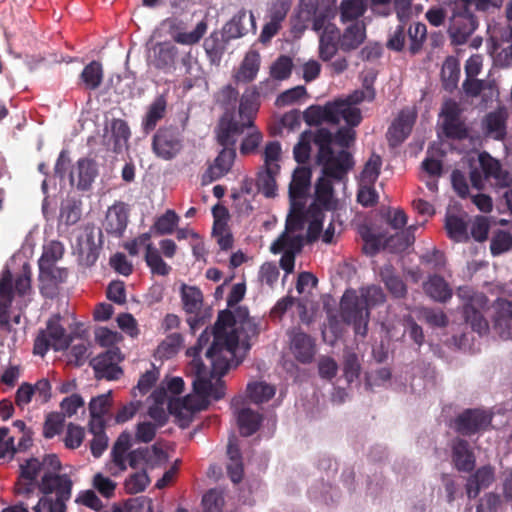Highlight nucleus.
Listing matches in <instances>:
<instances>
[{
  "instance_id": "nucleus-24",
  "label": "nucleus",
  "mask_w": 512,
  "mask_h": 512,
  "mask_svg": "<svg viewBox=\"0 0 512 512\" xmlns=\"http://www.w3.org/2000/svg\"><path fill=\"white\" fill-rule=\"evenodd\" d=\"M98 175L97 164L94 160L81 158L77 161V166L70 173V183L74 184L75 176H77L76 187L79 190L87 191L91 188L92 183Z\"/></svg>"
},
{
  "instance_id": "nucleus-8",
  "label": "nucleus",
  "mask_w": 512,
  "mask_h": 512,
  "mask_svg": "<svg viewBox=\"0 0 512 512\" xmlns=\"http://www.w3.org/2000/svg\"><path fill=\"white\" fill-rule=\"evenodd\" d=\"M340 317L348 325H352L357 335L365 337L368 331L370 311L364 305L355 289L344 292L340 301Z\"/></svg>"
},
{
  "instance_id": "nucleus-45",
  "label": "nucleus",
  "mask_w": 512,
  "mask_h": 512,
  "mask_svg": "<svg viewBox=\"0 0 512 512\" xmlns=\"http://www.w3.org/2000/svg\"><path fill=\"white\" fill-rule=\"evenodd\" d=\"M445 229L450 239L456 242L468 241L467 223L457 215H447Z\"/></svg>"
},
{
  "instance_id": "nucleus-62",
  "label": "nucleus",
  "mask_w": 512,
  "mask_h": 512,
  "mask_svg": "<svg viewBox=\"0 0 512 512\" xmlns=\"http://www.w3.org/2000/svg\"><path fill=\"white\" fill-rule=\"evenodd\" d=\"M381 165V157L377 154H372L362 171V180L367 184L373 185L380 175Z\"/></svg>"
},
{
  "instance_id": "nucleus-53",
  "label": "nucleus",
  "mask_w": 512,
  "mask_h": 512,
  "mask_svg": "<svg viewBox=\"0 0 512 512\" xmlns=\"http://www.w3.org/2000/svg\"><path fill=\"white\" fill-rule=\"evenodd\" d=\"M179 216L174 210L168 209L163 215L157 218L152 229L158 235L172 234L178 225Z\"/></svg>"
},
{
  "instance_id": "nucleus-44",
  "label": "nucleus",
  "mask_w": 512,
  "mask_h": 512,
  "mask_svg": "<svg viewBox=\"0 0 512 512\" xmlns=\"http://www.w3.org/2000/svg\"><path fill=\"white\" fill-rule=\"evenodd\" d=\"M82 215V201L79 198L67 197L61 204L60 219L68 226L76 224Z\"/></svg>"
},
{
  "instance_id": "nucleus-19",
  "label": "nucleus",
  "mask_w": 512,
  "mask_h": 512,
  "mask_svg": "<svg viewBox=\"0 0 512 512\" xmlns=\"http://www.w3.org/2000/svg\"><path fill=\"white\" fill-rule=\"evenodd\" d=\"M240 401V398H234L232 400V406L235 408L240 434L244 437H248L259 430L262 423V415L247 407L238 408Z\"/></svg>"
},
{
  "instance_id": "nucleus-64",
  "label": "nucleus",
  "mask_w": 512,
  "mask_h": 512,
  "mask_svg": "<svg viewBox=\"0 0 512 512\" xmlns=\"http://www.w3.org/2000/svg\"><path fill=\"white\" fill-rule=\"evenodd\" d=\"M224 504L222 493L216 489H210L202 498L204 512H221Z\"/></svg>"
},
{
  "instance_id": "nucleus-29",
  "label": "nucleus",
  "mask_w": 512,
  "mask_h": 512,
  "mask_svg": "<svg viewBox=\"0 0 512 512\" xmlns=\"http://www.w3.org/2000/svg\"><path fill=\"white\" fill-rule=\"evenodd\" d=\"M312 170L306 166H298L292 175L289 184L290 201H297L306 198L311 185Z\"/></svg>"
},
{
  "instance_id": "nucleus-57",
  "label": "nucleus",
  "mask_w": 512,
  "mask_h": 512,
  "mask_svg": "<svg viewBox=\"0 0 512 512\" xmlns=\"http://www.w3.org/2000/svg\"><path fill=\"white\" fill-rule=\"evenodd\" d=\"M150 483L149 476L145 468L135 472L125 480L124 487L128 494H138L143 492Z\"/></svg>"
},
{
  "instance_id": "nucleus-2",
  "label": "nucleus",
  "mask_w": 512,
  "mask_h": 512,
  "mask_svg": "<svg viewBox=\"0 0 512 512\" xmlns=\"http://www.w3.org/2000/svg\"><path fill=\"white\" fill-rule=\"evenodd\" d=\"M312 142L318 148L316 163L322 167L323 175L332 177L335 181L343 180L354 166L353 157L345 150L334 152L333 134L327 128H319L315 132L305 130L301 133L293 149L295 161L304 164L310 159Z\"/></svg>"
},
{
  "instance_id": "nucleus-47",
  "label": "nucleus",
  "mask_w": 512,
  "mask_h": 512,
  "mask_svg": "<svg viewBox=\"0 0 512 512\" xmlns=\"http://www.w3.org/2000/svg\"><path fill=\"white\" fill-rule=\"evenodd\" d=\"M460 77V66L458 61L453 57H448L441 69V78L443 86L446 90H453L458 83Z\"/></svg>"
},
{
  "instance_id": "nucleus-20",
  "label": "nucleus",
  "mask_w": 512,
  "mask_h": 512,
  "mask_svg": "<svg viewBox=\"0 0 512 512\" xmlns=\"http://www.w3.org/2000/svg\"><path fill=\"white\" fill-rule=\"evenodd\" d=\"M246 128H254L253 120L237 121L233 118L226 120L222 118L219 125V132L217 134L218 143L221 146H235V136L240 135Z\"/></svg>"
},
{
  "instance_id": "nucleus-40",
  "label": "nucleus",
  "mask_w": 512,
  "mask_h": 512,
  "mask_svg": "<svg viewBox=\"0 0 512 512\" xmlns=\"http://www.w3.org/2000/svg\"><path fill=\"white\" fill-rule=\"evenodd\" d=\"M290 231L284 232L271 244L270 251L273 254H279L285 251L301 252L303 247V237L301 235L291 236Z\"/></svg>"
},
{
  "instance_id": "nucleus-5",
  "label": "nucleus",
  "mask_w": 512,
  "mask_h": 512,
  "mask_svg": "<svg viewBox=\"0 0 512 512\" xmlns=\"http://www.w3.org/2000/svg\"><path fill=\"white\" fill-rule=\"evenodd\" d=\"M209 374H211V370ZM206 375L196 374L193 380V390L196 396L187 395L183 400L177 402V405L180 406L178 416L190 418L193 413L206 409L210 398L218 401L225 396L226 386L221 379L222 376H216L217 379L213 383L211 379L206 378ZM210 376L211 378L215 377Z\"/></svg>"
},
{
  "instance_id": "nucleus-49",
  "label": "nucleus",
  "mask_w": 512,
  "mask_h": 512,
  "mask_svg": "<svg viewBox=\"0 0 512 512\" xmlns=\"http://www.w3.org/2000/svg\"><path fill=\"white\" fill-rule=\"evenodd\" d=\"M274 395L275 388L265 382H254L247 385V396L256 404L267 402L273 398Z\"/></svg>"
},
{
  "instance_id": "nucleus-25",
  "label": "nucleus",
  "mask_w": 512,
  "mask_h": 512,
  "mask_svg": "<svg viewBox=\"0 0 512 512\" xmlns=\"http://www.w3.org/2000/svg\"><path fill=\"white\" fill-rule=\"evenodd\" d=\"M507 112L504 109L489 112L482 120V129L486 136L502 141L506 137Z\"/></svg>"
},
{
  "instance_id": "nucleus-14",
  "label": "nucleus",
  "mask_w": 512,
  "mask_h": 512,
  "mask_svg": "<svg viewBox=\"0 0 512 512\" xmlns=\"http://www.w3.org/2000/svg\"><path fill=\"white\" fill-rule=\"evenodd\" d=\"M129 206L122 202H115L106 212L103 228L105 232L115 238H121L129 222Z\"/></svg>"
},
{
  "instance_id": "nucleus-10",
  "label": "nucleus",
  "mask_w": 512,
  "mask_h": 512,
  "mask_svg": "<svg viewBox=\"0 0 512 512\" xmlns=\"http://www.w3.org/2000/svg\"><path fill=\"white\" fill-rule=\"evenodd\" d=\"M462 108L453 99H447L441 107V129L444 136L453 140H464L469 135L465 121L461 118Z\"/></svg>"
},
{
  "instance_id": "nucleus-6",
  "label": "nucleus",
  "mask_w": 512,
  "mask_h": 512,
  "mask_svg": "<svg viewBox=\"0 0 512 512\" xmlns=\"http://www.w3.org/2000/svg\"><path fill=\"white\" fill-rule=\"evenodd\" d=\"M445 4L450 10L447 33L451 44L463 45L479 27V20L472 10L467 8L466 0L445 1Z\"/></svg>"
},
{
  "instance_id": "nucleus-59",
  "label": "nucleus",
  "mask_w": 512,
  "mask_h": 512,
  "mask_svg": "<svg viewBox=\"0 0 512 512\" xmlns=\"http://www.w3.org/2000/svg\"><path fill=\"white\" fill-rule=\"evenodd\" d=\"M360 235L364 241L363 250L366 254L375 255L379 252L383 242L381 234H375L368 226H363L360 229Z\"/></svg>"
},
{
  "instance_id": "nucleus-12",
  "label": "nucleus",
  "mask_w": 512,
  "mask_h": 512,
  "mask_svg": "<svg viewBox=\"0 0 512 512\" xmlns=\"http://www.w3.org/2000/svg\"><path fill=\"white\" fill-rule=\"evenodd\" d=\"M43 472L40 460L37 458H29L20 464V473L14 486L17 496L32 499L37 490H39V482L37 477Z\"/></svg>"
},
{
  "instance_id": "nucleus-34",
  "label": "nucleus",
  "mask_w": 512,
  "mask_h": 512,
  "mask_svg": "<svg viewBox=\"0 0 512 512\" xmlns=\"http://www.w3.org/2000/svg\"><path fill=\"white\" fill-rule=\"evenodd\" d=\"M333 106L335 110L333 116L335 121L333 124H338L343 119L350 128L356 127L361 123L362 115L359 108L351 106L346 101H334Z\"/></svg>"
},
{
  "instance_id": "nucleus-42",
  "label": "nucleus",
  "mask_w": 512,
  "mask_h": 512,
  "mask_svg": "<svg viewBox=\"0 0 512 512\" xmlns=\"http://www.w3.org/2000/svg\"><path fill=\"white\" fill-rule=\"evenodd\" d=\"M181 298L186 313L198 314L203 304V294L199 288L183 284L181 288Z\"/></svg>"
},
{
  "instance_id": "nucleus-38",
  "label": "nucleus",
  "mask_w": 512,
  "mask_h": 512,
  "mask_svg": "<svg viewBox=\"0 0 512 512\" xmlns=\"http://www.w3.org/2000/svg\"><path fill=\"white\" fill-rule=\"evenodd\" d=\"M103 67L99 61L93 60L87 64L80 74V81L87 90H96L103 81Z\"/></svg>"
},
{
  "instance_id": "nucleus-52",
  "label": "nucleus",
  "mask_w": 512,
  "mask_h": 512,
  "mask_svg": "<svg viewBox=\"0 0 512 512\" xmlns=\"http://www.w3.org/2000/svg\"><path fill=\"white\" fill-rule=\"evenodd\" d=\"M408 35L410 40L408 51L414 56L422 50L427 37V27L424 23L417 22L414 26H410Z\"/></svg>"
},
{
  "instance_id": "nucleus-11",
  "label": "nucleus",
  "mask_w": 512,
  "mask_h": 512,
  "mask_svg": "<svg viewBox=\"0 0 512 512\" xmlns=\"http://www.w3.org/2000/svg\"><path fill=\"white\" fill-rule=\"evenodd\" d=\"M493 414L480 408L465 409L453 421V429L462 436H472L491 425Z\"/></svg>"
},
{
  "instance_id": "nucleus-9",
  "label": "nucleus",
  "mask_w": 512,
  "mask_h": 512,
  "mask_svg": "<svg viewBox=\"0 0 512 512\" xmlns=\"http://www.w3.org/2000/svg\"><path fill=\"white\" fill-rule=\"evenodd\" d=\"M151 147L158 158L172 160L183 149V136L176 126H162L153 135Z\"/></svg>"
},
{
  "instance_id": "nucleus-21",
  "label": "nucleus",
  "mask_w": 512,
  "mask_h": 512,
  "mask_svg": "<svg viewBox=\"0 0 512 512\" xmlns=\"http://www.w3.org/2000/svg\"><path fill=\"white\" fill-rule=\"evenodd\" d=\"M236 157V150L233 146H223L214 163L208 167L203 179L212 182L226 175L232 168Z\"/></svg>"
},
{
  "instance_id": "nucleus-55",
  "label": "nucleus",
  "mask_w": 512,
  "mask_h": 512,
  "mask_svg": "<svg viewBox=\"0 0 512 512\" xmlns=\"http://www.w3.org/2000/svg\"><path fill=\"white\" fill-rule=\"evenodd\" d=\"M305 224L304 206L297 201H291V211L287 216L285 229L295 232L303 229Z\"/></svg>"
},
{
  "instance_id": "nucleus-37",
  "label": "nucleus",
  "mask_w": 512,
  "mask_h": 512,
  "mask_svg": "<svg viewBox=\"0 0 512 512\" xmlns=\"http://www.w3.org/2000/svg\"><path fill=\"white\" fill-rule=\"evenodd\" d=\"M381 280L394 298H404L407 294V286L399 275L394 273L392 266H385L380 271Z\"/></svg>"
},
{
  "instance_id": "nucleus-4",
  "label": "nucleus",
  "mask_w": 512,
  "mask_h": 512,
  "mask_svg": "<svg viewBox=\"0 0 512 512\" xmlns=\"http://www.w3.org/2000/svg\"><path fill=\"white\" fill-rule=\"evenodd\" d=\"M132 444L131 434L124 431L118 436L112 447V461L121 472L127 470V461L133 469L140 466L154 468L164 457V451L156 444L151 447H139L129 451Z\"/></svg>"
},
{
  "instance_id": "nucleus-26",
  "label": "nucleus",
  "mask_w": 512,
  "mask_h": 512,
  "mask_svg": "<svg viewBox=\"0 0 512 512\" xmlns=\"http://www.w3.org/2000/svg\"><path fill=\"white\" fill-rule=\"evenodd\" d=\"M495 480L494 468L485 465L478 468L469 476L466 483V493L469 499L476 498L480 491L488 488Z\"/></svg>"
},
{
  "instance_id": "nucleus-13",
  "label": "nucleus",
  "mask_w": 512,
  "mask_h": 512,
  "mask_svg": "<svg viewBox=\"0 0 512 512\" xmlns=\"http://www.w3.org/2000/svg\"><path fill=\"white\" fill-rule=\"evenodd\" d=\"M121 361L120 349L113 347L94 357L90 361V365L94 369L96 378L112 381L118 380L123 374V370L119 366Z\"/></svg>"
},
{
  "instance_id": "nucleus-48",
  "label": "nucleus",
  "mask_w": 512,
  "mask_h": 512,
  "mask_svg": "<svg viewBox=\"0 0 512 512\" xmlns=\"http://www.w3.org/2000/svg\"><path fill=\"white\" fill-rule=\"evenodd\" d=\"M463 316L467 323L471 325L473 331L479 334L486 333L489 329L487 320L473 304L467 303L463 307Z\"/></svg>"
},
{
  "instance_id": "nucleus-41",
  "label": "nucleus",
  "mask_w": 512,
  "mask_h": 512,
  "mask_svg": "<svg viewBox=\"0 0 512 512\" xmlns=\"http://www.w3.org/2000/svg\"><path fill=\"white\" fill-rule=\"evenodd\" d=\"M334 110L333 102H329L323 107L311 106L304 112L303 118L308 125H319L322 122L333 124V121H335Z\"/></svg>"
},
{
  "instance_id": "nucleus-50",
  "label": "nucleus",
  "mask_w": 512,
  "mask_h": 512,
  "mask_svg": "<svg viewBox=\"0 0 512 512\" xmlns=\"http://www.w3.org/2000/svg\"><path fill=\"white\" fill-rule=\"evenodd\" d=\"M208 23L206 19L201 20L191 32L178 31L172 35L173 40L182 45H195L206 34Z\"/></svg>"
},
{
  "instance_id": "nucleus-35",
  "label": "nucleus",
  "mask_w": 512,
  "mask_h": 512,
  "mask_svg": "<svg viewBox=\"0 0 512 512\" xmlns=\"http://www.w3.org/2000/svg\"><path fill=\"white\" fill-rule=\"evenodd\" d=\"M211 337L213 338V329L211 331L206 328L199 336L197 343L187 350V354L193 357L191 365L195 374L202 375L208 374L206 365L202 362L200 354L205 346L210 343Z\"/></svg>"
},
{
  "instance_id": "nucleus-36",
  "label": "nucleus",
  "mask_w": 512,
  "mask_h": 512,
  "mask_svg": "<svg viewBox=\"0 0 512 512\" xmlns=\"http://www.w3.org/2000/svg\"><path fill=\"white\" fill-rule=\"evenodd\" d=\"M260 68V55L256 51H249L235 76L236 80L243 83H248L253 81Z\"/></svg>"
},
{
  "instance_id": "nucleus-56",
  "label": "nucleus",
  "mask_w": 512,
  "mask_h": 512,
  "mask_svg": "<svg viewBox=\"0 0 512 512\" xmlns=\"http://www.w3.org/2000/svg\"><path fill=\"white\" fill-rule=\"evenodd\" d=\"M145 253V261L153 274L166 276L170 273L171 267L164 262L157 248H149Z\"/></svg>"
},
{
  "instance_id": "nucleus-15",
  "label": "nucleus",
  "mask_w": 512,
  "mask_h": 512,
  "mask_svg": "<svg viewBox=\"0 0 512 512\" xmlns=\"http://www.w3.org/2000/svg\"><path fill=\"white\" fill-rule=\"evenodd\" d=\"M290 350L295 359L301 364L313 362L316 354V342L307 333L301 330H292L289 333Z\"/></svg>"
},
{
  "instance_id": "nucleus-3",
  "label": "nucleus",
  "mask_w": 512,
  "mask_h": 512,
  "mask_svg": "<svg viewBox=\"0 0 512 512\" xmlns=\"http://www.w3.org/2000/svg\"><path fill=\"white\" fill-rule=\"evenodd\" d=\"M234 314L226 309L219 312L213 329V340L205 352L211 366L212 376H223L231 367H236L241 360L236 357L240 336L236 329L227 331L235 325Z\"/></svg>"
},
{
  "instance_id": "nucleus-16",
  "label": "nucleus",
  "mask_w": 512,
  "mask_h": 512,
  "mask_svg": "<svg viewBox=\"0 0 512 512\" xmlns=\"http://www.w3.org/2000/svg\"><path fill=\"white\" fill-rule=\"evenodd\" d=\"M250 30H256L255 17L251 11L247 12L245 9L238 11L222 27V31L230 41L245 36Z\"/></svg>"
},
{
  "instance_id": "nucleus-18",
  "label": "nucleus",
  "mask_w": 512,
  "mask_h": 512,
  "mask_svg": "<svg viewBox=\"0 0 512 512\" xmlns=\"http://www.w3.org/2000/svg\"><path fill=\"white\" fill-rule=\"evenodd\" d=\"M179 56L178 47L169 42H159L153 47L152 65L165 73L175 69L176 59Z\"/></svg>"
},
{
  "instance_id": "nucleus-32",
  "label": "nucleus",
  "mask_w": 512,
  "mask_h": 512,
  "mask_svg": "<svg viewBox=\"0 0 512 512\" xmlns=\"http://www.w3.org/2000/svg\"><path fill=\"white\" fill-rule=\"evenodd\" d=\"M337 10L342 24L362 21L360 18L367 10V0H342Z\"/></svg>"
},
{
  "instance_id": "nucleus-58",
  "label": "nucleus",
  "mask_w": 512,
  "mask_h": 512,
  "mask_svg": "<svg viewBox=\"0 0 512 512\" xmlns=\"http://www.w3.org/2000/svg\"><path fill=\"white\" fill-rule=\"evenodd\" d=\"M343 360V373L347 382L351 383L356 380L361 371V364L358 355L353 351H345Z\"/></svg>"
},
{
  "instance_id": "nucleus-23",
  "label": "nucleus",
  "mask_w": 512,
  "mask_h": 512,
  "mask_svg": "<svg viewBox=\"0 0 512 512\" xmlns=\"http://www.w3.org/2000/svg\"><path fill=\"white\" fill-rule=\"evenodd\" d=\"M452 461L455 468L460 472H471L475 468V455L470 448L468 441L456 438L452 442Z\"/></svg>"
},
{
  "instance_id": "nucleus-28",
  "label": "nucleus",
  "mask_w": 512,
  "mask_h": 512,
  "mask_svg": "<svg viewBox=\"0 0 512 512\" xmlns=\"http://www.w3.org/2000/svg\"><path fill=\"white\" fill-rule=\"evenodd\" d=\"M341 50L351 52L358 49L366 39V24L364 21L348 23L341 32Z\"/></svg>"
},
{
  "instance_id": "nucleus-17",
  "label": "nucleus",
  "mask_w": 512,
  "mask_h": 512,
  "mask_svg": "<svg viewBox=\"0 0 512 512\" xmlns=\"http://www.w3.org/2000/svg\"><path fill=\"white\" fill-rule=\"evenodd\" d=\"M270 85V81L260 82L258 86H253L245 91L239 104V117L241 120H253L259 109V98L265 94Z\"/></svg>"
},
{
  "instance_id": "nucleus-22",
  "label": "nucleus",
  "mask_w": 512,
  "mask_h": 512,
  "mask_svg": "<svg viewBox=\"0 0 512 512\" xmlns=\"http://www.w3.org/2000/svg\"><path fill=\"white\" fill-rule=\"evenodd\" d=\"M168 101L164 94H160L148 105L146 113L142 117L141 127L145 134L154 131L157 124L163 120L167 114Z\"/></svg>"
},
{
  "instance_id": "nucleus-7",
  "label": "nucleus",
  "mask_w": 512,
  "mask_h": 512,
  "mask_svg": "<svg viewBox=\"0 0 512 512\" xmlns=\"http://www.w3.org/2000/svg\"><path fill=\"white\" fill-rule=\"evenodd\" d=\"M43 475L39 482V491L45 496H52L55 493L53 500H59L61 492L66 489L65 486H69V499L72 495L73 482L68 474H59L62 468L61 462L57 455L48 454L45 455L43 460L40 461Z\"/></svg>"
},
{
  "instance_id": "nucleus-63",
  "label": "nucleus",
  "mask_w": 512,
  "mask_h": 512,
  "mask_svg": "<svg viewBox=\"0 0 512 512\" xmlns=\"http://www.w3.org/2000/svg\"><path fill=\"white\" fill-rule=\"evenodd\" d=\"M292 68V59L289 56L281 55L271 66L270 74L274 79L285 80L291 75Z\"/></svg>"
},
{
  "instance_id": "nucleus-54",
  "label": "nucleus",
  "mask_w": 512,
  "mask_h": 512,
  "mask_svg": "<svg viewBox=\"0 0 512 512\" xmlns=\"http://www.w3.org/2000/svg\"><path fill=\"white\" fill-rule=\"evenodd\" d=\"M331 180L334 179L322 174L315 184V199L326 208L330 205L334 192Z\"/></svg>"
},
{
  "instance_id": "nucleus-30",
  "label": "nucleus",
  "mask_w": 512,
  "mask_h": 512,
  "mask_svg": "<svg viewBox=\"0 0 512 512\" xmlns=\"http://www.w3.org/2000/svg\"><path fill=\"white\" fill-rule=\"evenodd\" d=\"M414 121L411 114L401 112L388 128L387 138L390 144L395 146L402 143L410 135Z\"/></svg>"
},
{
  "instance_id": "nucleus-60",
  "label": "nucleus",
  "mask_w": 512,
  "mask_h": 512,
  "mask_svg": "<svg viewBox=\"0 0 512 512\" xmlns=\"http://www.w3.org/2000/svg\"><path fill=\"white\" fill-rule=\"evenodd\" d=\"M512 249V235L503 230H498L490 242V251L493 256L501 255Z\"/></svg>"
},
{
  "instance_id": "nucleus-61",
  "label": "nucleus",
  "mask_w": 512,
  "mask_h": 512,
  "mask_svg": "<svg viewBox=\"0 0 512 512\" xmlns=\"http://www.w3.org/2000/svg\"><path fill=\"white\" fill-rule=\"evenodd\" d=\"M112 406L111 392L101 394L91 399L89 403L90 417H104Z\"/></svg>"
},
{
  "instance_id": "nucleus-33",
  "label": "nucleus",
  "mask_w": 512,
  "mask_h": 512,
  "mask_svg": "<svg viewBox=\"0 0 512 512\" xmlns=\"http://www.w3.org/2000/svg\"><path fill=\"white\" fill-rule=\"evenodd\" d=\"M425 293L435 301L446 302L452 297V289L445 279L439 275H432L423 284Z\"/></svg>"
},
{
  "instance_id": "nucleus-1",
  "label": "nucleus",
  "mask_w": 512,
  "mask_h": 512,
  "mask_svg": "<svg viewBox=\"0 0 512 512\" xmlns=\"http://www.w3.org/2000/svg\"><path fill=\"white\" fill-rule=\"evenodd\" d=\"M336 14V0H299L297 14L291 20L295 32L302 33L311 25L319 33V58L324 62L341 50L340 29L331 22Z\"/></svg>"
},
{
  "instance_id": "nucleus-43",
  "label": "nucleus",
  "mask_w": 512,
  "mask_h": 512,
  "mask_svg": "<svg viewBox=\"0 0 512 512\" xmlns=\"http://www.w3.org/2000/svg\"><path fill=\"white\" fill-rule=\"evenodd\" d=\"M24 499L4 508L1 512H46L49 504L53 501V496L43 494L35 503H31V499Z\"/></svg>"
},
{
  "instance_id": "nucleus-31",
  "label": "nucleus",
  "mask_w": 512,
  "mask_h": 512,
  "mask_svg": "<svg viewBox=\"0 0 512 512\" xmlns=\"http://www.w3.org/2000/svg\"><path fill=\"white\" fill-rule=\"evenodd\" d=\"M60 315L52 316L46 325V333L53 340V348L57 351L66 350L71 345L73 337L66 334L65 328L60 324Z\"/></svg>"
},
{
  "instance_id": "nucleus-27",
  "label": "nucleus",
  "mask_w": 512,
  "mask_h": 512,
  "mask_svg": "<svg viewBox=\"0 0 512 512\" xmlns=\"http://www.w3.org/2000/svg\"><path fill=\"white\" fill-rule=\"evenodd\" d=\"M229 42L230 39L226 37L222 30H214L205 38L203 48L210 64L217 66L220 64Z\"/></svg>"
},
{
  "instance_id": "nucleus-39",
  "label": "nucleus",
  "mask_w": 512,
  "mask_h": 512,
  "mask_svg": "<svg viewBox=\"0 0 512 512\" xmlns=\"http://www.w3.org/2000/svg\"><path fill=\"white\" fill-rule=\"evenodd\" d=\"M64 246L60 241H50L43 246V252L38 260L39 270H50L64 255Z\"/></svg>"
},
{
  "instance_id": "nucleus-46",
  "label": "nucleus",
  "mask_w": 512,
  "mask_h": 512,
  "mask_svg": "<svg viewBox=\"0 0 512 512\" xmlns=\"http://www.w3.org/2000/svg\"><path fill=\"white\" fill-rule=\"evenodd\" d=\"M357 292L364 305L367 306L368 311L386 301V295L383 289L378 285L364 286L359 288Z\"/></svg>"
},
{
  "instance_id": "nucleus-51",
  "label": "nucleus",
  "mask_w": 512,
  "mask_h": 512,
  "mask_svg": "<svg viewBox=\"0 0 512 512\" xmlns=\"http://www.w3.org/2000/svg\"><path fill=\"white\" fill-rule=\"evenodd\" d=\"M480 169L484 174L485 179L494 178L498 181L503 180L505 174L502 170L501 164L498 160L490 156L488 153L483 152L479 155Z\"/></svg>"
}]
</instances>
